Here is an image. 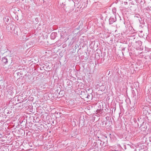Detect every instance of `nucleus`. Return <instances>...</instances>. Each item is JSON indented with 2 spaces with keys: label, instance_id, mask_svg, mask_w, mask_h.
<instances>
[{
  "label": "nucleus",
  "instance_id": "obj_1",
  "mask_svg": "<svg viewBox=\"0 0 151 151\" xmlns=\"http://www.w3.org/2000/svg\"><path fill=\"white\" fill-rule=\"evenodd\" d=\"M116 19L115 16L114 17H111L109 19V22L110 24H112L116 21Z\"/></svg>",
  "mask_w": 151,
  "mask_h": 151
},
{
  "label": "nucleus",
  "instance_id": "obj_2",
  "mask_svg": "<svg viewBox=\"0 0 151 151\" xmlns=\"http://www.w3.org/2000/svg\"><path fill=\"white\" fill-rule=\"evenodd\" d=\"M8 58H9V56L5 57H3L2 59V61L5 64H6L8 62Z\"/></svg>",
  "mask_w": 151,
  "mask_h": 151
},
{
  "label": "nucleus",
  "instance_id": "obj_3",
  "mask_svg": "<svg viewBox=\"0 0 151 151\" xmlns=\"http://www.w3.org/2000/svg\"><path fill=\"white\" fill-rule=\"evenodd\" d=\"M57 33L56 32H52L50 35V38L52 40H54L56 37Z\"/></svg>",
  "mask_w": 151,
  "mask_h": 151
},
{
  "label": "nucleus",
  "instance_id": "obj_4",
  "mask_svg": "<svg viewBox=\"0 0 151 151\" xmlns=\"http://www.w3.org/2000/svg\"><path fill=\"white\" fill-rule=\"evenodd\" d=\"M4 22L6 24H8L9 21V18L8 17H6L4 18Z\"/></svg>",
  "mask_w": 151,
  "mask_h": 151
},
{
  "label": "nucleus",
  "instance_id": "obj_5",
  "mask_svg": "<svg viewBox=\"0 0 151 151\" xmlns=\"http://www.w3.org/2000/svg\"><path fill=\"white\" fill-rule=\"evenodd\" d=\"M112 11L114 14V16H116V9L115 7H114L112 9Z\"/></svg>",
  "mask_w": 151,
  "mask_h": 151
},
{
  "label": "nucleus",
  "instance_id": "obj_6",
  "mask_svg": "<svg viewBox=\"0 0 151 151\" xmlns=\"http://www.w3.org/2000/svg\"><path fill=\"white\" fill-rule=\"evenodd\" d=\"M136 1L137 2L139 3H141L142 1V0H136Z\"/></svg>",
  "mask_w": 151,
  "mask_h": 151
},
{
  "label": "nucleus",
  "instance_id": "obj_7",
  "mask_svg": "<svg viewBox=\"0 0 151 151\" xmlns=\"http://www.w3.org/2000/svg\"><path fill=\"white\" fill-rule=\"evenodd\" d=\"M148 112H147V110H145V112H143V113H147Z\"/></svg>",
  "mask_w": 151,
  "mask_h": 151
},
{
  "label": "nucleus",
  "instance_id": "obj_8",
  "mask_svg": "<svg viewBox=\"0 0 151 151\" xmlns=\"http://www.w3.org/2000/svg\"><path fill=\"white\" fill-rule=\"evenodd\" d=\"M3 114H0V117H3Z\"/></svg>",
  "mask_w": 151,
  "mask_h": 151
},
{
  "label": "nucleus",
  "instance_id": "obj_9",
  "mask_svg": "<svg viewBox=\"0 0 151 151\" xmlns=\"http://www.w3.org/2000/svg\"><path fill=\"white\" fill-rule=\"evenodd\" d=\"M4 117H3V118L2 119H3V120H4V118H6V115H4Z\"/></svg>",
  "mask_w": 151,
  "mask_h": 151
},
{
  "label": "nucleus",
  "instance_id": "obj_10",
  "mask_svg": "<svg viewBox=\"0 0 151 151\" xmlns=\"http://www.w3.org/2000/svg\"><path fill=\"white\" fill-rule=\"evenodd\" d=\"M115 151H118V150H115Z\"/></svg>",
  "mask_w": 151,
  "mask_h": 151
},
{
  "label": "nucleus",
  "instance_id": "obj_11",
  "mask_svg": "<svg viewBox=\"0 0 151 151\" xmlns=\"http://www.w3.org/2000/svg\"><path fill=\"white\" fill-rule=\"evenodd\" d=\"M125 3H126V4L127 3V2H124Z\"/></svg>",
  "mask_w": 151,
  "mask_h": 151
},
{
  "label": "nucleus",
  "instance_id": "obj_12",
  "mask_svg": "<svg viewBox=\"0 0 151 151\" xmlns=\"http://www.w3.org/2000/svg\"><path fill=\"white\" fill-rule=\"evenodd\" d=\"M7 114L9 113V112H7Z\"/></svg>",
  "mask_w": 151,
  "mask_h": 151
}]
</instances>
